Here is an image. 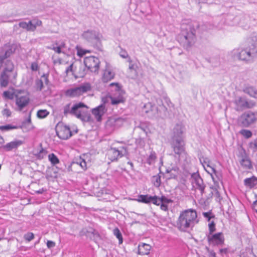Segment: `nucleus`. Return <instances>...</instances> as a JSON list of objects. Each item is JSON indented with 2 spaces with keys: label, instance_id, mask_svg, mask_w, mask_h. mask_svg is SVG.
Returning <instances> with one entry per match:
<instances>
[{
  "label": "nucleus",
  "instance_id": "35",
  "mask_svg": "<svg viewBox=\"0 0 257 257\" xmlns=\"http://www.w3.org/2000/svg\"><path fill=\"white\" fill-rule=\"evenodd\" d=\"M49 161L53 165H55L59 163V160L58 157L53 153L50 154L48 156Z\"/></svg>",
  "mask_w": 257,
  "mask_h": 257
},
{
  "label": "nucleus",
  "instance_id": "47",
  "mask_svg": "<svg viewBox=\"0 0 257 257\" xmlns=\"http://www.w3.org/2000/svg\"><path fill=\"white\" fill-rule=\"evenodd\" d=\"M34 234L32 232H27L24 235V238L25 240L30 242L34 238Z\"/></svg>",
  "mask_w": 257,
  "mask_h": 257
},
{
  "label": "nucleus",
  "instance_id": "52",
  "mask_svg": "<svg viewBox=\"0 0 257 257\" xmlns=\"http://www.w3.org/2000/svg\"><path fill=\"white\" fill-rule=\"evenodd\" d=\"M119 55L123 58H126L128 57L127 52L125 50H123L122 49H121V50L119 52Z\"/></svg>",
  "mask_w": 257,
  "mask_h": 257
},
{
  "label": "nucleus",
  "instance_id": "36",
  "mask_svg": "<svg viewBox=\"0 0 257 257\" xmlns=\"http://www.w3.org/2000/svg\"><path fill=\"white\" fill-rule=\"evenodd\" d=\"M155 108H156L155 106H153L151 103H148L144 105L143 111L146 113H148Z\"/></svg>",
  "mask_w": 257,
  "mask_h": 257
},
{
  "label": "nucleus",
  "instance_id": "21",
  "mask_svg": "<svg viewBox=\"0 0 257 257\" xmlns=\"http://www.w3.org/2000/svg\"><path fill=\"white\" fill-rule=\"evenodd\" d=\"M115 73L113 71L111 67L108 64H106L102 78V81L107 82L113 79Z\"/></svg>",
  "mask_w": 257,
  "mask_h": 257
},
{
  "label": "nucleus",
  "instance_id": "1",
  "mask_svg": "<svg viewBox=\"0 0 257 257\" xmlns=\"http://www.w3.org/2000/svg\"><path fill=\"white\" fill-rule=\"evenodd\" d=\"M177 40L180 45L186 50L189 49L196 42V29L191 24H182L181 32L178 35Z\"/></svg>",
  "mask_w": 257,
  "mask_h": 257
},
{
  "label": "nucleus",
  "instance_id": "50",
  "mask_svg": "<svg viewBox=\"0 0 257 257\" xmlns=\"http://www.w3.org/2000/svg\"><path fill=\"white\" fill-rule=\"evenodd\" d=\"M77 163H80V167L82 169L84 170L86 169V162L84 159L80 158L77 160Z\"/></svg>",
  "mask_w": 257,
  "mask_h": 257
},
{
  "label": "nucleus",
  "instance_id": "5",
  "mask_svg": "<svg viewBox=\"0 0 257 257\" xmlns=\"http://www.w3.org/2000/svg\"><path fill=\"white\" fill-rule=\"evenodd\" d=\"M81 36L83 39L92 44L94 47L100 48L101 35L99 32L94 30H87L84 32Z\"/></svg>",
  "mask_w": 257,
  "mask_h": 257
},
{
  "label": "nucleus",
  "instance_id": "2",
  "mask_svg": "<svg viewBox=\"0 0 257 257\" xmlns=\"http://www.w3.org/2000/svg\"><path fill=\"white\" fill-rule=\"evenodd\" d=\"M198 221L196 210L188 209L180 213L177 221V225L180 230H186L193 228Z\"/></svg>",
  "mask_w": 257,
  "mask_h": 257
},
{
  "label": "nucleus",
  "instance_id": "33",
  "mask_svg": "<svg viewBox=\"0 0 257 257\" xmlns=\"http://www.w3.org/2000/svg\"><path fill=\"white\" fill-rule=\"evenodd\" d=\"M31 21V27L30 30H31L32 32H33L36 30L37 27L38 26H41L42 24V22L41 21L39 20H33Z\"/></svg>",
  "mask_w": 257,
  "mask_h": 257
},
{
  "label": "nucleus",
  "instance_id": "8",
  "mask_svg": "<svg viewBox=\"0 0 257 257\" xmlns=\"http://www.w3.org/2000/svg\"><path fill=\"white\" fill-rule=\"evenodd\" d=\"M14 68L13 63L10 61H7L6 67L0 77V83L2 86L6 87L8 85L11 73L13 74L14 77L16 76L17 73L13 72Z\"/></svg>",
  "mask_w": 257,
  "mask_h": 257
},
{
  "label": "nucleus",
  "instance_id": "11",
  "mask_svg": "<svg viewBox=\"0 0 257 257\" xmlns=\"http://www.w3.org/2000/svg\"><path fill=\"white\" fill-rule=\"evenodd\" d=\"M209 244L213 246H221L224 244L225 238L222 232H217L207 235Z\"/></svg>",
  "mask_w": 257,
  "mask_h": 257
},
{
  "label": "nucleus",
  "instance_id": "19",
  "mask_svg": "<svg viewBox=\"0 0 257 257\" xmlns=\"http://www.w3.org/2000/svg\"><path fill=\"white\" fill-rule=\"evenodd\" d=\"M137 200L139 202H141L145 204H149L152 203L155 205L158 204L157 202L159 201L158 197L157 196H152L149 195H140L138 196Z\"/></svg>",
  "mask_w": 257,
  "mask_h": 257
},
{
  "label": "nucleus",
  "instance_id": "17",
  "mask_svg": "<svg viewBox=\"0 0 257 257\" xmlns=\"http://www.w3.org/2000/svg\"><path fill=\"white\" fill-rule=\"evenodd\" d=\"M105 98H103L102 99L103 104L99 105L92 110V114L98 121L101 120L102 116L107 111V108L105 107Z\"/></svg>",
  "mask_w": 257,
  "mask_h": 257
},
{
  "label": "nucleus",
  "instance_id": "15",
  "mask_svg": "<svg viewBox=\"0 0 257 257\" xmlns=\"http://www.w3.org/2000/svg\"><path fill=\"white\" fill-rule=\"evenodd\" d=\"M58 137L62 140H67L72 136V132L69 126L63 123H58L56 127Z\"/></svg>",
  "mask_w": 257,
  "mask_h": 257
},
{
  "label": "nucleus",
  "instance_id": "38",
  "mask_svg": "<svg viewBox=\"0 0 257 257\" xmlns=\"http://www.w3.org/2000/svg\"><path fill=\"white\" fill-rule=\"evenodd\" d=\"M49 114V112L46 109H41L37 111V115L40 118H44Z\"/></svg>",
  "mask_w": 257,
  "mask_h": 257
},
{
  "label": "nucleus",
  "instance_id": "54",
  "mask_svg": "<svg viewBox=\"0 0 257 257\" xmlns=\"http://www.w3.org/2000/svg\"><path fill=\"white\" fill-rule=\"evenodd\" d=\"M31 69L33 71H36L39 69V66L36 62H33L31 65Z\"/></svg>",
  "mask_w": 257,
  "mask_h": 257
},
{
  "label": "nucleus",
  "instance_id": "49",
  "mask_svg": "<svg viewBox=\"0 0 257 257\" xmlns=\"http://www.w3.org/2000/svg\"><path fill=\"white\" fill-rule=\"evenodd\" d=\"M249 146L253 152L257 151V140L251 142L249 144Z\"/></svg>",
  "mask_w": 257,
  "mask_h": 257
},
{
  "label": "nucleus",
  "instance_id": "62",
  "mask_svg": "<svg viewBox=\"0 0 257 257\" xmlns=\"http://www.w3.org/2000/svg\"><path fill=\"white\" fill-rule=\"evenodd\" d=\"M73 64L70 65L65 70V73L68 74L69 72L72 71Z\"/></svg>",
  "mask_w": 257,
  "mask_h": 257
},
{
  "label": "nucleus",
  "instance_id": "64",
  "mask_svg": "<svg viewBox=\"0 0 257 257\" xmlns=\"http://www.w3.org/2000/svg\"><path fill=\"white\" fill-rule=\"evenodd\" d=\"M252 206L254 210L257 212V200L253 202Z\"/></svg>",
  "mask_w": 257,
  "mask_h": 257
},
{
  "label": "nucleus",
  "instance_id": "20",
  "mask_svg": "<svg viewBox=\"0 0 257 257\" xmlns=\"http://www.w3.org/2000/svg\"><path fill=\"white\" fill-rule=\"evenodd\" d=\"M23 144V142L19 140H15L2 146V148L6 152L17 150Z\"/></svg>",
  "mask_w": 257,
  "mask_h": 257
},
{
  "label": "nucleus",
  "instance_id": "14",
  "mask_svg": "<svg viewBox=\"0 0 257 257\" xmlns=\"http://www.w3.org/2000/svg\"><path fill=\"white\" fill-rule=\"evenodd\" d=\"M191 179L193 186L199 190L201 194L203 195L205 193L204 189L206 186L199 174L197 173H193L191 175Z\"/></svg>",
  "mask_w": 257,
  "mask_h": 257
},
{
  "label": "nucleus",
  "instance_id": "45",
  "mask_svg": "<svg viewBox=\"0 0 257 257\" xmlns=\"http://www.w3.org/2000/svg\"><path fill=\"white\" fill-rule=\"evenodd\" d=\"M15 50V49L12 46L9 49L6 50L5 54L2 56H3V57L6 59L8 57H10L11 55L14 52Z\"/></svg>",
  "mask_w": 257,
  "mask_h": 257
},
{
  "label": "nucleus",
  "instance_id": "6",
  "mask_svg": "<svg viewBox=\"0 0 257 257\" xmlns=\"http://www.w3.org/2000/svg\"><path fill=\"white\" fill-rule=\"evenodd\" d=\"M127 146L124 145L118 148H110L108 150L107 156L111 161H116L119 158L128 154Z\"/></svg>",
  "mask_w": 257,
  "mask_h": 257
},
{
  "label": "nucleus",
  "instance_id": "26",
  "mask_svg": "<svg viewBox=\"0 0 257 257\" xmlns=\"http://www.w3.org/2000/svg\"><path fill=\"white\" fill-rule=\"evenodd\" d=\"M240 164L245 169H250L252 168L251 161L245 154L242 156V158L240 160Z\"/></svg>",
  "mask_w": 257,
  "mask_h": 257
},
{
  "label": "nucleus",
  "instance_id": "41",
  "mask_svg": "<svg viewBox=\"0 0 257 257\" xmlns=\"http://www.w3.org/2000/svg\"><path fill=\"white\" fill-rule=\"evenodd\" d=\"M31 25V21H29L28 23L25 22H20L19 24V26L24 29L27 30L28 31H31V30H30Z\"/></svg>",
  "mask_w": 257,
  "mask_h": 257
},
{
  "label": "nucleus",
  "instance_id": "22",
  "mask_svg": "<svg viewBox=\"0 0 257 257\" xmlns=\"http://www.w3.org/2000/svg\"><path fill=\"white\" fill-rule=\"evenodd\" d=\"M29 98L27 96H17L16 104L19 110H22L23 108L29 104Z\"/></svg>",
  "mask_w": 257,
  "mask_h": 257
},
{
  "label": "nucleus",
  "instance_id": "12",
  "mask_svg": "<svg viewBox=\"0 0 257 257\" xmlns=\"http://www.w3.org/2000/svg\"><path fill=\"white\" fill-rule=\"evenodd\" d=\"M184 142L182 137L177 138H174L172 139L171 143L172 148L175 154L178 156H180L185 152Z\"/></svg>",
  "mask_w": 257,
  "mask_h": 257
},
{
  "label": "nucleus",
  "instance_id": "23",
  "mask_svg": "<svg viewBox=\"0 0 257 257\" xmlns=\"http://www.w3.org/2000/svg\"><path fill=\"white\" fill-rule=\"evenodd\" d=\"M83 107H86V106L82 102L74 104L71 107L72 114L76 116L78 118H80L82 117L80 109Z\"/></svg>",
  "mask_w": 257,
  "mask_h": 257
},
{
  "label": "nucleus",
  "instance_id": "61",
  "mask_svg": "<svg viewBox=\"0 0 257 257\" xmlns=\"http://www.w3.org/2000/svg\"><path fill=\"white\" fill-rule=\"evenodd\" d=\"M160 205L162 210L164 211H167L168 210V206L167 204L161 203Z\"/></svg>",
  "mask_w": 257,
  "mask_h": 257
},
{
  "label": "nucleus",
  "instance_id": "4",
  "mask_svg": "<svg viewBox=\"0 0 257 257\" xmlns=\"http://www.w3.org/2000/svg\"><path fill=\"white\" fill-rule=\"evenodd\" d=\"M257 121V112L248 110L242 113L237 119V123L242 127H249Z\"/></svg>",
  "mask_w": 257,
  "mask_h": 257
},
{
  "label": "nucleus",
  "instance_id": "51",
  "mask_svg": "<svg viewBox=\"0 0 257 257\" xmlns=\"http://www.w3.org/2000/svg\"><path fill=\"white\" fill-rule=\"evenodd\" d=\"M56 45H58L59 47L63 49L66 47V44L64 41L63 40H59L56 41L54 42Z\"/></svg>",
  "mask_w": 257,
  "mask_h": 257
},
{
  "label": "nucleus",
  "instance_id": "48",
  "mask_svg": "<svg viewBox=\"0 0 257 257\" xmlns=\"http://www.w3.org/2000/svg\"><path fill=\"white\" fill-rule=\"evenodd\" d=\"M209 233L208 234H213V232L216 230L215 224L213 221H212L208 224Z\"/></svg>",
  "mask_w": 257,
  "mask_h": 257
},
{
  "label": "nucleus",
  "instance_id": "30",
  "mask_svg": "<svg viewBox=\"0 0 257 257\" xmlns=\"http://www.w3.org/2000/svg\"><path fill=\"white\" fill-rule=\"evenodd\" d=\"M20 127H21L16 125H13L12 124H7L0 126V130L3 132H8L12 130L17 129Z\"/></svg>",
  "mask_w": 257,
  "mask_h": 257
},
{
  "label": "nucleus",
  "instance_id": "60",
  "mask_svg": "<svg viewBox=\"0 0 257 257\" xmlns=\"http://www.w3.org/2000/svg\"><path fill=\"white\" fill-rule=\"evenodd\" d=\"M214 58H210V60H209V62L210 63H212V64L214 63V62L215 63L214 64V66H216L218 63H219V61H218V58H215V61H214Z\"/></svg>",
  "mask_w": 257,
  "mask_h": 257
},
{
  "label": "nucleus",
  "instance_id": "58",
  "mask_svg": "<svg viewBox=\"0 0 257 257\" xmlns=\"http://www.w3.org/2000/svg\"><path fill=\"white\" fill-rule=\"evenodd\" d=\"M47 246L48 248H51L55 246V243L51 240H48L47 242Z\"/></svg>",
  "mask_w": 257,
  "mask_h": 257
},
{
  "label": "nucleus",
  "instance_id": "55",
  "mask_svg": "<svg viewBox=\"0 0 257 257\" xmlns=\"http://www.w3.org/2000/svg\"><path fill=\"white\" fill-rule=\"evenodd\" d=\"M3 115L7 117H9L11 115V112L9 109H4L2 111Z\"/></svg>",
  "mask_w": 257,
  "mask_h": 257
},
{
  "label": "nucleus",
  "instance_id": "27",
  "mask_svg": "<svg viewBox=\"0 0 257 257\" xmlns=\"http://www.w3.org/2000/svg\"><path fill=\"white\" fill-rule=\"evenodd\" d=\"M249 45L250 47L252 48L257 52V33L253 32L251 34L249 39H248Z\"/></svg>",
  "mask_w": 257,
  "mask_h": 257
},
{
  "label": "nucleus",
  "instance_id": "56",
  "mask_svg": "<svg viewBox=\"0 0 257 257\" xmlns=\"http://www.w3.org/2000/svg\"><path fill=\"white\" fill-rule=\"evenodd\" d=\"M206 249L208 252L209 257H216V253L214 251V250H211L208 247L206 248Z\"/></svg>",
  "mask_w": 257,
  "mask_h": 257
},
{
  "label": "nucleus",
  "instance_id": "13",
  "mask_svg": "<svg viewBox=\"0 0 257 257\" xmlns=\"http://www.w3.org/2000/svg\"><path fill=\"white\" fill-rule=\"evenodd\" d=\"M84 63L86 67L92 72H96L99 68L100 61L98 58L90 56L85 58Z\"/></svg>",
  "mask_w": 257,
  "mask_h": 257
},
{
  "label": "nucleus",
  "instance_id": "10",
  "mask_svg": "<svg viewBox=\"0 0 257 257\" xmlns=\"http://www.w3.org/2000/svg\"><path fill=\"white\" fill-rule=\"evenodd\" d=\"M233 103L237 110L251 108L255 105V103L253 101L247 100L245 97L242 96L235 97Z\"/></svg>",
  "mask_w": 257,
  "mask_h": 257
},
{
  "label": "nucleus",
  "instance_id": "39",
  "mask_svg": "<svg viewBox=\"0 0 257 257\" xmlns=\"http://www.w3.org/2000/svg\"><path fill=\"white\" fill-rule=\"evenodd\" d=\"M35 87L37 91H41L43 88V82L42 79H37L35 80Z\"/></svg>",
  "mask_w": 257,
  "mask_h": 257
},
{
  "label": "nucleus",
  "instance_id": "28",
  "mask_svg": "<svg viewBox=\"0 0 257 257\" xmlns=\"http://www.w3.org/2000/svg\"><path fill=\"white\" fill-rule=\"evenodd\" d=\"M244 185L249 187L253 188L257 185V178L252 176L250 178H246L244 180Z\"/></svg>",
  "mask_w": 257,
  "mask_h": 257
},
{
  "label": "nucleus",
  "instance_id": "59",
  "mask_svg": "<svg viewBox=\"0 0 257 257\" xmlns=\"http://www.w3.org/2000/svg\"><path fill=\"white\" fill-rule=\"evenodd\" d=\"M228 251V250L227 248H220L219 250V252L221 255H222L223 254H227Z\"/></svg>",
  "mask_w": 257,
  "mask_h": 257
},
{
  "label": "nucleus",
  "instance_id": "7",
  "mask_svg": "<svg viewBox=\"0 0 257 257\" xmlns=\"http://www.w3.org/2000/svg\"><path fill=\"white\" fill-rule=\"evenodd\" d=\"M110 86L113 88L111 91H114L113 96L110 97L111 104L117 105L124 101V92L121 89L120 85L118 83H111Z\"/></svg>",
  "mask_w": 257,
  "mask_h": 257
},
{
  "label": "nucleus",
  "instance_id": "63",
  "mask_svg": "<svg viewBox=\"0 0 257 257\" xmlns=\"http://www.w3.org/2000/svg\"><path fill=\"white\" fill-rule=\"evenodd\" d=\"M45 191H46V189L42 188L41 189H40L36 191L35 193L38 194H43Z\"/></svg>",
  "mask_w": 257,
  "mask_h": 257
},
{
  "label": "nucleus",
  "instance_id": "18",
  "mask_svg": "<svg viewBox=\"0 0 257 257\" xmlns=\"http://www.w3.org/2000/svg\"><path fill=\"white\" fill-rule=\"evenodd\" d=\"M249 16L245 14H240L234 17L233 18L232 23H228L229 25H238L240 27H245L249 22Z\"/></svg>",
  "mask_w": 257,
  "mask_h": 257
},
{
  "label": "nucleus",
  "instance_id": "37",
  "mask_svg": "<svg viewBox=\"0 0 257 257\" xmlns=\"http://www.w3.org/2000/svg\"><path fill=\"white\" fill-rule=\"evenodd\" d=\"M159 201H158V204H156V205L159 206L160 205L161 203H164V204H168L170 203H172L173 201L170 199L167 198L165 196H162L160 198L158 197Z\"/></svg>",
  "mask_w": 257,
  "mask_h": 257
},
{
  "label": "nucleus",
  "instance_id": "31",
  "mask_svg": "<svg viewBox=\"0 0 257 257\" xmlns=\"http://www.w3.org/2000/svg\"><path fill=\"white\" fill-rule=\"evenodd\" d=\"M34 154L38 159L41 160L43 159L46 155L47 151L41 148L39 151L35 150Z\"/></svg>",
  "mask_w": 257,
  "mask_h": 257
},
{
  "label": "nucleus",
  "instance_id": "32",
  "mask_svg": "<svg viewBox=\"0 0 257 257\" xmlns=\"http://www.w3.org/2000/svg\"><path fill=\"white\" fill-rule=\"evenodd\" d=\"M151 181L155 187H159L161 183V176L159 174L153 176Z\"/></svg>",
  "mask_w": 257,
  "mask_h": 257
},
{
  "label": "nucleus",
  "instance_id": "53",
  "mask_svg": "<svg viewBox=\"0 0 257 257\" xmlns=\"http://www.w3.org/2000/svg\"><path fill=\"white\" fill-rule=\"evenodd\" d=\"M3 96L7 98L12 99L13 98V94L9 91H6L3 93Z\"/></svg>",
  "mask_w": 257,
  "mask_h": 257
},
{
  "label": "nucleus",
  "instance_id": "42",
  "mask_svg": "<svg viewBox=\"0 0 257 257\" xmlns=\"http://www.w3.org/2000/svg\"><path fill=\"white\" fill-rule=\"evenodd\" d=\"M71 103H69L66 104L63 107V113L65 116H67L68 114H72Z\"/></svg>",
  "mask_w": 257,
  "mask_h": 257
},
{
  "label": "nucleus",
  "instance_id": "57",
  "mask_svg": "<svg viewBox=\"0 0 257 257\" xmlns=\"http://www.w3.org/2000/svg\"><path fill=\"white\" fill-rule=\"evenodd\" d=\"M49 74H43V75L42 76V78L44 79V81L45 82V84L48 85L49 83Z\"/></svg>",
  "mask_w": 257,
  "mask_h": 257
},
{
  "label": "nucleus",
  "instance_id": "46",
  "mask_svg": "<svg viewBox=\"0 0 257 257\" xmlns=\"http://www.w3.org/2000/svg\"><path fill=\"white\" fill-rule=\"evenodd\" d=\"M240 133L247 139L250 138L252 136V133L249 130L243 129L240 131Z\"/></svg>",
  "mask_w": 257,
  "mask_h": 257
},
{
  "label": "nucleus",
  "instance_id": "16",
  "mask_svg": "<svg viewBox=\"0 0 257 257\" xmlns=\"http://www.w3.org/2000/svg\"><path fill=\"white\" fill-rule=\"evenodd\" d=\"M207 166L210 168V170H206V171L211 175L214 182V185L211 188L213 189L214 191H218V189L220 188L219 181L221 182L222 183L221 175L214 168L210 167L208 164Z\"/></svg>",
  "mask_w": 257,
  "mask_h": 257
},
{
  "label": "nucleus",
  "instance_id": "29",
  "mask_svg": "<svg viewBox=\"0 0 257 257\" xmlns=\"http://www.w3.org/2000/svg\"><path fill=\"white\" fill-rule=\"evenodd\" d=\"M174 138L181 137V135L183 133V127L181 124H177L173 129Z\"/></svg>",
  "mask_w": 257,
  "mask_h": 257
},
{
  "label": "nucleus",
  "instance_id": "25",
  "mask_svg": "<svg viewBox=\"0 0 257 257\" xmlns=\"http://www.w3.org/2000/svg\"><path fill=\"white\" fill-rule=\"evenodd\" d=\"M242 91L243 92L247 94L250 97L257 98V89L252 86H245L243 87Z\"/></svg>",
  "mask_w": 257,
  "mask_h": 257
},
{
  "label": "nucleus",
  "instance_id": "3",
  "mask_svg": "<svg viewBox=\"0 0 257 257\" xmlns=\"http://www.w3.org/2000/svg\"><path fill=\"white\" fill-rule=\"evenodd\" d=\"M232 57L245 63H252L257 58V52L248 46L234 49L230 52Z\"/></svg>",
  "mask_w": 257,
  "mask_h": 257
},
{
  "label": "nucleus",
  "instance_id": "34",
  "mask_svg": "<svg viewBox=\"0 0 257 257\" xmlns=\"http://www.w3.org/2000/svg\"><path fill=\"white\" fill-rule=\"evenodd\" d=\"M113 234L118 239L119 244L122 243L123 241L122 236L120 231L117 227L115 228L113 230Z\"/></svg>",
  "mask_w": 257,
  "mask_h": 257
},
{
  "label": "nucleus",
  "instance_id": "44",
  "mask_svg": "<svg viewBox=\"0 0 257 257\" xmlns=\"http://www.w3.org/2000/svg\"><path fill=\"white\" fill-rule=\"evenodd\" d=\"M76 49H77V55L79 56V57H82L85 54H86L87 53L90 52V51L89 50H86L83 49L78 46L76 47Z\"/></svg>",
  "mask_w": 257,
  "mask_h": 257
},
{
  "label": "nucleus",
  "instance_id": "9",
  "mask_svg": "<svg viewBox=\"0 0 257 257\" xmlns=\"http://www.w3.org/2000/svg\"><path fill=\"white\" fill-rule=\"evenodd\" d=\"M91 86L89 83H85L78 87L67 89L65 94L66 96L76 97L82 95L84 93L90 90Z\"/></svg>",
  "mask_w": 257,
  "mask_h": 257
},
{
  "label": "nucleus",
  "instance_id": "43",
  "mask_svg": "<svg viewBox=\"0 0 257 257\" xmlns=\"http://www.w3.org/2000/svg\"><path fill=\"white\" fill-rule=\"evenodd\" d=\"M47 48L54 51L58 54L62 53V49L59 47L58 45H56L54 43L51 46L47 47Z\"/></svg>",
  "mask_w": 257,
  "mask_h": 257
},
{
  "label": "nucleus",
  "instance_id": "40",
  "mask_svg": "<svg viewBox=\"0 0 257 257\" xmlns=\"http://www.w3.org/2000/svg\"><path fill=\"white\" fill-rule=\"evenodd\" d=\"M156 159V155L154 152H151L147 160V163L149 165L153 164Z\"/></svg>",
  "mask_w": 257,
  "mask_h": 257
},
{
  "label": "nucleus",
  "instance_id": "24",
  "mask_svg": "<svg viewBox=\"0 0 257 257\" xmlns=\"http://www.w3.org/2000/svg\"><path fill=\"white\" fill-rule=\"evenodd\" d=\"M151 249V246L150 244L141 242L138 245V253L142 255H148Z\"/></svg>",
  "mask_w": 257,
  "mask_h": 257
}]
</instances>
